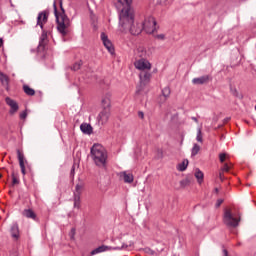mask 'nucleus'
Listing matches in <instances>:
<instances>
[{
    "label": "nucleus",
    "mask_w": 256,
    "mask_h": 256,
    "mask_svg": "<svg viewBox=\"0 0 256 256\" xmlns=\"http://www.w3.org/2000/svg\"><path fill=\"white\" fill-rule=\"evenodd\" d=\"M143 29L149 35H151V33H155V31H157V20H155V17H146L143 22Z\"/></svg>",
    "instance_id": "nucleus-6"
},
{
    "label": "nucleus",
    "mask_w": 256,
    "mask_h": 256,
    "mask_svg": "<svg viewBox=\"0 0 256 256\" xmlns=\"http://www.w3.org/2000/svg\"><path fill=\"white\" fill-rule=\"evenodd\" d=\"M49 20V12L42 11L37 16V25L42 29L43 33H45L44 25Z\"/></svg>",
    "instance_id": "nucleus-10"
},
{
    "label": "nucleus",
    "mask_w": 256,
    "mask_h": 256,
    "mask_svg": "<svg viewBox=\"0 0 256 256\" xmlns=\"http://www.w3.org/2000/svg\"><path fill=\"white\" fill-rule=\"evenodd\" d=\"M118 3L123 5L122 10L119 13V25L121 33H131V35H141L143 27L141 24H135V14L131 9V3L133 0H118Z\"/></svg>",
    "instance_id": "nucleus-1"
},
{
    "label": "nucleus",
    "mask_w": 256,
    "mask_h": 256,
    "mask_svg": "<svg viewBox=\"0 0 256 256\" xmlns=\"http://www.w3.org/2000/svg\"><path fill=\"white\" fill-rule=\"evenodd\" d=\"M23 91L29 97H33V95H35V89L29 87V85H24L23 86Z\"/></svg>",
    "instance_id": "nucleus-23"
},
{
    "label": "nucleus",
    "mask_w": 256,
    "mask_h": 256,
    "mask_svg": "<svg viewBox=\"0 0 256 256\" xmlns=\"http://www.w3.org/2000/svg\"><path fill=\"white\" fill-rule=\"evenodd\" d=\"M23 217H26V219H32V221H37V214L33 209H24L22 211Z\"/></svg>",
    "instance_id": "nucleus-17"
},
{
    "label": "nucleus",
    "mask_w": 256,
    "mask_h": 256,
    "mask_svg": "<svg viewBox=\"0 0 256 256\" xmlns=\"http://www.w3.org/2000/svg\"><path fill=\"white\" fill-rule=\"evenodd\" d=\"M1 177H3V175L0 174V179H1Z\"/></svg>",
    "instance_id": "nucleus-50"
},
{
    "label": "nucleus",
    "mask_w": 256,
    "mask_h": 256,
    "mask_svg": "<svg viewBox=\"0 0 256 256\" xmlns=\"http://www.w3.org/2000/svg\"><path fill=\"white\" fill-rule=\"evenodd\" d=\"M196 140L198 143H203V133L201 132V128L197 130Z\"/></svg>",
    "instance_id": "nucleus-31"
},
{
    "label": "nucleus",
    "mask_w": 256,
    "mask_h": 256,
    "mask_svg": "<svg viewBox=\"0 0 256 256\" xmlns=\"http://www.w3.org/2000/svg\"><path fill=\"white\" fill-rule=\"evenodd\" d=\"M0 47H3V38H0Z\"/></svg>",
    "instance_id": "nucleus-46"
},
{
    "label": "nucleus",
    "mask_w": 256,
    "mask_h": 256,
    "mask_svg": "<svg viewBox=\"0 0 256 256\" xmlns=\"http://www.w3.org/2000/svg\"><path fill=\"white\" fill-rule=\"evenodd\" d=\"M5 103L8 104V106L10 107L11 115H13L14 113H17V111H19V104H17V102L15 100L11 99L10 97L5 98Z\"/></svg>",
    "instance_id": "nucleus-12"
},
{
    "label": "nucleus",
    "mask_w": 256,
    "mask_h": 256,
    "mask_svg": "<svg viewBox=\"0 0 256 256\" xmlns=\"http://www.w3.org/2000/svg\"><path fill=\"white\" fill-rule=\"evenodd\" d=\"M189 183H190L189 179H183V180L180 181V187L182 189H185V187L189 186Z\"/></svg>",
    "instance_id": "nucleus-32"
},
{
    "label": "nucleus",
    "mask_w": 256,
    "mask_h": 256,
    "mask_svg": "<svg viewBox=\"0 0 256 256\" xmlns=\"http://www.w3.org/2000/svg\"><path fill=\"white\" fill-rule=\"evenodd\" d=\"M222 204H223V199H218L216 202V207H221Z\"/></svg>",
    "instance_id": "nucleus-39"
},
{
    "label": "nucleus",
    "mask_w": 256,
    "mask_h": 256,
    "mask_svg": "<svg viewBox=\"0 0 256 256\" xmlns=\"http://www.w3.org/2000/svg\"><path fill=\"white\" fill-rule=\"evenodd\" d=\"M220 163H225V159H227V154L220 153L219 154Z\"/></svg>",
    "instance_id": "nucleus-34"
},
{
    "label": "nucleus",
    "mask_w": 256,
    "mask_h": 256,
    "mask_svg": "<svg viewBox=\"0 0 256 256\" xmlns=\"http://www.w3.org/2000/svg\"><path fill=\"white\" fill-rule=\"evenodd\" d=\"M9 256H19V253L17 251L10 252Z\"/></svg>",
    "instance_id": "nucleus-42"
},
{
    "label": "nucleus",
    "mask_w": 256,
    "mask_h": 256,
    "mask_svg": "<svg viewBox=\"0 0 256 256\" xmlns=\"http://www.w3.org/2000/svg\"><path fill=\"white\" fill-rule=\"evenodd\" d=\"M156 39H159L160 41H165V34L156 35Z\"/></svg>",
    "instance_id": "nucleus-36"
},
{
    "label": "nucleus",
    "mask_w": 256,
    "mask_h": 256,
    "mask_svg": "<svg viewBox=\"0 0 256 256\" xmlns=\"http://www.w3.org/2000/svg\"><path fill=\"white\" fill-rule=\"evenodd\" d=\"M120 177H123L124 183H133V181H134L133 174H131V173L122 172V173H120Z\"/></svg>",
    "instance_id": "nucleus-21"
},
{
    "label": "nucleus",
    "mask_w": 256,
    "mask_h": 256,
    "mask_svg": "<svg viewBox=\"0 0 256 256\" xmlns=\"http://www.w3.org/2000/svg\"><path fill=\"white\" fill-rule=\"evenodd\" d=\"M138 117H139L140 119H145V113H143V111H139V112H138Z\"/></svg>",
    "instance_id": "nucleus-38"
},
{
    "label": "nucleus",
    "mask_w": 256,
    "mask_h": 256,
    "mask_svg": "<svg viewBox=\"0 0 256 256\" xmlns=\"http://www.w3.org/2000/svg\"><path fill=\"white\" fill-rule=\"evenodd\" d=\"M102 107H103V109H110V107H111V94H106V96L102 99Z\"/></svg>",
    "instance_id": "nucleus-20"
},
{
    "label": "nucleus",
    "mask_w": 256,
    "mask_h": 256,
    "mask_svg": "<svg viewBox=\"0 0 256 256\" xmlns=\"http://www.w3.org/2000/svg\"><path fill=\"white\" fill-rule=\"evenodd\" d=\"M17 157H18L21 173H22V175H26V171H25V155L19 149L17 150Z\"/></svg>",
    "instance_id": "nucleus-15"
},
{
    "label": "nucleus",
    "mask_w": 256,
    "mask_h": 256,
    "mask_svg": "<svg viewBox=\"0 0 256 256\" xmlns=\"http://www.w3.org/2000/svg\"><path fill=\"white\" fill-rule=\"evenodd\" d=\"M219 177H220L221 180H223V172L219 173Z\"/></svg>",
    "instance_id": "nucleus-47"
},
{
    "label": "nucleus",
    "mask_w": 256,
    "mask_h": 256,
    "mask_svg": "<svg viewBox=\"0 0 256 256\" xmlns=\"http://www.w3.org/2000/svg\"><path fill=\"white\" fill-rule=\"evenodd\" d=\"M54 15L56 17L57 30L62 37H65L69 33V27H71V19L65 14V8H63V2L60 1V12L57 11V2L53 3Z\"/></svg>",
    "instance_id": "nucleus-2"
},
{
    "label": "nucleus",
    "mask_w": 256,
    "mask_h": 256,
    "mask_svg": "<svg viewBox=\"0 0 256 256\" xmlns=\"http://www.w3.org/2000/svg\"><path fill=\"white\" fill-rule=\"evenodd\" d=\"M195 177L198 181L199 184H202L203 183V179H204V174L202 171H200L199 169H196V172H195Z\"/></svg>",
    "instance_id": "nucleus-26"
},
{
    "label": "nucleus",
    "mask_w": 256,
    "mask_h": 256,
    "mask_svg": "<svg viewBox=\"0 0 256 256\" xmlns=\"http://www.w3.org/2000/svg\"><path fill=\"white\" fill-rule=\"evenodd\" d=\"M81 65H83V61H81V60L74 63L73 66H72V70L73 71H79V69H81Z\"/></svg>",
    "instance_id": "nucleus-30"
},
{
    "label": "nucleus",
    "mask_w": 256,
    "mask_h": 256,
    "mask_svg": "<svg viewBox=\"0 0 256 256\" xmlns=\"http://www.w3.org/2000/svg\"><path fill=\"white\" fill-rule=\"evenodd\" d=\"M134 67L139 71H151V62L147 59H138L134 62Z\"/></svg>",
    "instance_id": "nucleus-7"
},
{
    "label": "nucleus",
    "mask_w": 256,
    "mask_h": 256,
    "mask_svg": "<svg viewBox=\"0 0 256 256\" xmlns=\"http://www.w3.org/2000/svg\"><path fill=\"white\" fill-rule=\"evenodd\" d=\"M199 151H201V146H199L198 144H194L191 151L192 157H195V155H197Z\"/></svg>",
    "instance_id": "nucleus-28"
},
{
    "label": "nucleus",
    "mask_w": 256,
    "mask_h": 256,
    "mask_svg": "<svg viewBox=\"0 0 256 256\" xmlns=\"http://www.w3.org/2000/svg\"><path fill=\"white\" fill-rule=\"evenodd\" d=\"M80 131H82V133H84L85 135H91L93 133V126L88 123H82L80 125Z\"/></svg>",
    "instance_id": "nucleus-18"
},
{
    "label": "nucleus",
    "mask_w": 256,
    "mask_h": 256,
    "mask_svg": "<svg viewBox=\"0 0 256 256\" xmlns=\"http://www.w3.org/2000/svg\"><path fill=\"white\" fill-rule=\"evenodd\" d=\"M135 57H136V60L147 59V50L145 49V47L139 46L135 50Z\"/></svg>",
    "instance_id": "nucleus-16"
},
{
    "label": "nucleus",
    "mask_w": 256,
    "mask_h": 256,
    "mask_svg": "<svg viewBox=\"0 0 256 256\" xmlns=\"http://www.w3.org/2000/svg\"><path fill=\"white\" fill-rule=\"evenodd\" d=\"M223 223L226 227H239V223H241V215H235L231 212V209H225L223 215Z\"/></svg>",
    "instance_id": "nucleus-5"
},
{
    "label": "nucleus",
    "mask_w": 256,
    "mask_h": 256,
    "mask_svg": "<svg viewBox=\"0 0 256 256\" xmlns=\"http://www.w3.org/2000/svg\"><path fill=\"white\" fill-rule=\"evenodd\" d=\"M191 119H192V121H194L195 123H199V120L197 119V117L192 116Z\"/></svg>",
    "instance_id": "nucleus-43"
},
{
    "label": "nucleus",
    "mask_w": 256,
    "mask_h": 256,
    "mask_svg": "<svg viewBox=\"0 0 256 256\" xmlns=\"http://www.w3.org/2000/svg\"><path fill=\"white\" fill-rule=\"evenodd\" d=\"M91 159L94 161L96 167L107 166V150L101 144H94L90 149Z\"/></svg>",
    "instance_id": "nucleus-3"
},
{
    "label": "nucleus",
    "mask_w": 256,
    "mask_h": 256,
    "mask_svg": "<svg viewBox=\"0 0 256 256\" xmlns=\"http://www.w3.org/2000/svg\"><path fill=\"white\" fill-rule=\"evenodd\" d=\"M140 85H147L151 81V73L149 71H142L139 74Z\"/></svg>",
    "instance_id": "nucleus-13"
},
{
    "label": "nucleus",
    "mask_w": 256,
    "mask_h": 256,
    "mask_svg": "<svg viewBox=\"0 0 256 256\" xmlns=\"http://www.w3.org/2000/svg\"><path fill=\"white\" fill-rule=\"evenodd\" d=\"M223 255H224V256H229V252L227 251V249H224V250H223Z\"/></svg>",
    "instance_id": "nucleus-44"
},
{
    "label": "nucleus",
    "mask_w": 256,
    "mask_h": 256,
    "mask_svg": "<svg viewBox=\"0 0 256 256\" xmlns=\"http://www.w3.org/2000/svg\"><path fill=\"white\" fill-rule=\"evenodd\" d=\"M71 233H72V235H75V228L71 229Z\"/></svg>",
    "instance_id": "nucleus-48"
},
{
    "label": "nucleus",
    "mask_w": 256,
    "mask_h": 256,
    "mask_svg": "<svg viewBox=\"0 0 256 256\" xmlns=\"http://www.w3.org/2000/svg\"><path fill=\"white\" fill-rule=\"evenodd\" d=\"M100 37L104 47H106L107 51L113 55V53H115V47H113V43L109 40V36H107L105 32H102Z\"/></svg>",
    "instance_id": "nucleus-9"
},
{
    "label": "nucleus",
    "mask_w": 256,
    "mask_h": 256,
    "mask_svg": "<svg viewBox=\"0 0 256 256\" xmlns=\"http://www.w3.org/2000/svg\"><path fill=\"white\" fill-rule=\"evenodd\" d=\"M231 169V166L229 164H224V166L221 168L222 173H228V171Z\"/></svg>",
    "instance_id": "nucleus-33"
},
{
    "label": "nucleus",
    "mask_w": 256,
    "mask_h": 256,
    "mask_svg": "<svg viewBox=\"0 0 256 256\" xmlns=\"http://www.w3.org/2000/svg\"><path fill=\"white\" fill-rule=\"evenodd\" d=\"M229 121H231L230 117H227V118L224 119V123H229Z\"/></svg>",
    "instance_id": "nucleus-45"
},
{
    "label": "nucleus",
    "mask_w": 256,
    "mask_h": 256,
    "mask_svg": "<svg viewBox=\"0 0 256 256\" xmlns=\"http://www.w3.org/2000/svg\"><path fill=\"white\" fill-rule=\"evenodd\" d=\"M45 51V36L42 35L39 41V45L37 47V53H43Z\"/></svg>",
    "instance_id": "nucleus-22"
},
{
    "label": "nucleus",
    "mask_w": 256,
    "mask_h": 256,
    "mask_svg": "<svg viewBox=\"0 0 256 256\" xmlns=\"http://www.w3.org/2000/svg\"><path fill=\"white\" fill-rule=\"evenodd\" d=\"M118 243L120 245L118 246H107V245H101L97 247L96 249L92 250L90 252V255H98V253H105V251H123L125 249H129V247H133L135 243L133 241H129V244H126L125 242L121 241V237L117 239Z\"/></svg>",
    "instance_id": "nucleus-4"
},
{
    "label": "nucleus",
    "mask_w": 256,
    "mask_h": 256,
    "mask_svg": "<svg viewBox=\"0 0 256 256\" xmlns=\"http://www.w3.org/2000/svg\"><path fill=\"white\" fill-rule=\"evenodd\" d=\"M81 191H83V184H77L75 187L74 195H78V197H81Z\"/></svg>",
    "instance_id": "nucleus-29"
},
{
    "label": "nucleus",
    "mask_w": 256,
    "mask_h": 256,
    "mask_svg": "<svg viewBox=\"0 0 256 256\" xmlns=\"http://www.w3.org/2000/svg\"><path fill=\"white\" fill-rule=\"evenodd\" d=\"M109 117H111V109H103L97 116V121L100 125H106L109 122Z\"/></svg>",
    "instance_id": "nucleus-8"
},
{
    "label": "nucleus",
    "mask_w": 256,
    "mask_h": 256,
    "mask_svg": "<svg viewBox=\"0 0 256 256\" xmlns=\"http://www.w3.org/2000/svg\"><path fill=\"white\" fill-rule=\"evenodd\" d=\"M0 83L6 88V91H9V76L3 72H0Z\"/></svg>",
    "instance_id": "nucleus-19"
},
{
    "label": "nucleus",
    "mask_w": 256,
    "mask_h": 256,
    "mask_svg": "<svg viewBox=\"0 0 256 256\" xmlns=\"http://www.w3.org/2000/svg\"><path fill=\"white\" fill-rule=\"evenodd\" d=\"M70 175H75V166H72L71 171H70Z\"/></svg>",
    "instance_id": "nucleus-41"
},
{
    "label": "nucleus",
    "mask_w": 256,
    "mask_h": 256,
    "mask_svg": "<svg viewBox=\"0 0 256 256\" xmlns=\"http://www.w3.org/2000/svg\"><path fill=\"white\" fill-rule=\"evenodd\" d=\"M10 235L13 241H19L21 239V232L19 230V223L13 222L10 227Z\"/></svg>",
    "instance_id": "nucleus-11"
},
{
    "label": "nucleus",
    "mask_w": 256,
    "mask_h": 256,
    "mask_svg": "<svg viewBox=\"0 0 256 256\" xmlns=\"http://www.w3.org/2000/svg\"><path fill=\"white\" fill-rule=\"evenodd\" d=\"M74 208L81 209V196L74 194Z\"/></svg>",
    "instance_id": "nucleus-25"
},
{
    "label": "nucleus",
    "mask_w": 256,
    "mask_h": 256,
    "mask_svg": "<svg viewBox=\"0 0 256 256\" xmlns=\"http://www.w3.org/2000/svg\"><path fill=\"white\" fill-rule=\"evenodd\" d=\"M170 95H171V88L165 87L164 89H162V97H164V101H167Z\"/></svg>",
    "instance_id": "nucleus-27"
},
{
    "label": "nucleus",
    "mask_w": 256,
    "mask_h": 256,
    "mask_svg": "<svg viewBox=\"0 0 256 256\" xmlns=\"http://www.w3.org/2000/svg\"><path fill=\"white\" fill-rule=\"evenodd\" d=\"M213 78L211 77V75H204L198 78H194L192 80V83L194 85H205V83H208L212 80Z\"/></svg>",
    "instance_id": "nucleus-14"
},
{
    "label": "nucleus",
    "mask_w": 256,
    "mask_h": 256,
    "mask_svg": "<svg viewBox=\"0 0 256 256\" xmlns=\"http://www.w3.org/2000/svg\"><path fill=\"white\" fill-rule=\"evenodd\" d=\"M12 185H19V180L15 177V173H12Z\"/></svg>",
    "instance_id": "nucleus-35"
},
{
    "label": "nucleus",
    "mask_w": 256,
    "mask_h": 256,
    "mask_svg": "<svg viewBox=\"0 0 256 256\" xmlns=\"http://www.w3.org/2000/svg\"><path fill=\"white\" fill-rule=\"evenodd\" d=\"M189 166V160L185 159L177 166L178 171H185Z\"/></svg>",
    "instance_id": "nucleus-24"
},
{
    "label": "nucleus",
    "mask_w": 256,
    "mask_h": 256,
    "mask_svg": "<svg viewBox=\"0 0 256 256\" xmlns=\"http://www.w3.org/2000/svg\"><path fill=\"white\" fill-rule=\"evenodd\" d=\"M158 155L160 159H163V150H158Z\"/></svg>",
    "instance_id": "nucleus-40"
},
{
    "label": "nucleus",
    "mask_w": 256,
    "mask_h": 256,
    "mask_svg": "<svg viewBox=\"0 0 256 256\" xmlns=\"http://www.w3.org/2000/svg\"><path fill=\"white\" fill-rule=\"evenodd\" d=\"M20 119H27V111H23L20 113Z\"/></svg>",
    "instance_id": "nucleus-37"
},
{
    "label": "nucleus",
    "mask_w": 256,
    "mask_h": 256,
    "mask_svg": "<svg viewBox=\"0 0 256 256\" xmlns=\"http://www.w3.org/2000/svg\"><path fill=\"white\" fill-rule=\"evenodd\" d=\"M215 191L217 192V191H219V189L216 188Z\"/></svg>",
    "instance_id": "nucleus-49"
}]
</instances>
